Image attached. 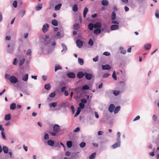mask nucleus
Masks as SVG:
<instances>
[{
    "label": "nucleus",
    "mask_w": 159,
    "mask_h": 159,
    "mask_svg": "<svg viewBox=\"0 0 159 159\" xmlns=\"http://www.w3.org/2000/svg\"><path fill=\"white\" fill-rule=\"evenodd\" d=\"M9 80L11 83L13 84L19 82L18 79L14 75H11L10 77Z\"/></svg>",
    "instance_id": "nucleus-1"
},
{
    "label": "nucleus",
    "mask_w": 159,
    "mask_h": 159,
    "mask_svg": "<svg viewBox=\"0 0 159 159\" xmlns=\"http://www.w3.org/2000/svg\"><path fill=\"white\" fill-rule=\"evenodd\" d=\"M49 27V25L48 24L45 23L44 24L42 28L43 31L44 33L46 32L48 30Z\"/></svg>",
    "instance_id": "nucleus-2"
},
{
    "label": "nucleus",
    "mask_w": 159,
    "mask_h": 159,
    "mask_svg": "<svg viewBox=\"0 0 159 159\" xmlns=\"http://www.w3.org/2000/svg\"><path fill=\"white\" fill-rule=\"evenodd\" d=\"M54 131L56 133H58L60 129V126L57 124H55L53 127Z\"/></svg>",
    "instance_id": "nucleus-3"
},
{
    "label": "nucleus",
    "mask_w": 159,
    "mask_h": 159,
    "mask_svg": "<svg viewBox=\"0 0 159 159\" xmlns=\"http://www.w3.org/2000/svg\"><path fill=\"white\" fill-rule=\"evenodd\" d=\"M86 79L87 80H91L93 77V75L91 74L88 73L87 72H85V75Z\"/></svg>",
    "instance_id": "nucleus-4"
},
{
    "label": "nucleus",
    "mask_w": 159,
    "mask_h": 159,
    "mask_svg": "<svg viewBox=\"0 0 159 159\" xmlns=\"http://www.w3.org/2000/svg\"><path fill=\"white\" fill-rule=\"evenodd\" d=\"M77 46L79 48L81 47L83 45V42L80 39H77L76 41Z\"/></svg>",
    "instance_id": "nucleus-5"
},
{
    "label": "nucleus",
    "mask_w": 159,
    "mask_h": 159,
    "mask_svg": "<svg viewBox=\"0 0 159 159\" xmlns=\"http://www.w3.org/2000/svg\"><path fill=\"white\" fill-rule=\"evenodd\" d=\"M115 108V106L113 104H111L109 106L108 108L109 111L111 113L113 112Z\"/></svg>",
    "instance_id": "nucleus-6"
},
{
    "label": "nucleus",
    "mask_w": 159,
    "mask_h": 159,
    "mask_svg": "<svg viewBox=\"0 0 159 159\" xmlns=\"http://www.w3.org/2000/svg\"><path fill=\"white\" fill-rule=\"evenodd\" d=\"M120 141H117V142L115 144H113L112 146V148H116L118 147H119L120 146Z\"/></svg>",
    "instance_id": "nucleus-7"
},
{
    "label": "nucleus",
    "mask_w": 159,
    "mask_h": 159,
    "mask_svg": "<svg viewBox=\"0 0 159 159\" xmlns=\"http://www.w3.org/2000/svg\"><path fill=\"white\" fill-rule=\"evenodd\" d=\"M119 26L117 25H112L110 27V30H114L118 29Z\"/></svg>",
    "instance_id": "nucleus-8"
},
{
    "label": "nucleus",
    "mask_w": 159,
    "mask_h": 159,
    "mask_svg": "<svg viewBox=\"0 0 159 159\" xmlns=\"http://www.w3.org/2000/svg\"><path fill=\"white\" fill-rule=\"evenodd\" d=\"M62 36H61L60 32H58L56 35H55L53 36L52 38L54 39H57L61 38Z\"/></svg>",
    "instance_id": "nucleus-9"
},
{
    "label": "nucleus",
    "mask_w": 159,
    "mask_h": 159,
    "mask_svg": "<svg viewBox=\"0 0 159 159\" xmlns=\"http://www.w3.org/2000/svg\"><path fill=\"white\" fill-rule=\"evenodd\" d=\"M102 68L103 70H109L111 67L108 65H102Z\"/></svg>",
    "instance_id": "nucleus-10"
},
{
    "label": "nucleus",
    "mask_w": 159,
    "mask_h": 159,
    "mask_svg": "<svg viewBox=\"0 0 159 159\" xmlns=\"http://www.w3.org/2000/svg\"><path fill=\"white\" fill-rule=\"evenodd\" d=\"M84 75L85 73H84L81 72H79L77 74V76L78 78L80 79L82 78Z\"/></svg>",
    "instance_id": "nucleus-11"
},
{
    "label": "nucleus",
    "mask_w": 159,
    "mask_h": 159,
    "mask_svg": "<svg viewBox=\"0 0 159 159\" xmlns=\"http://www.w3.org/2000/svg\"><path fill=\"white\" fill-rule=\"evenodd\" d=\"M47 143L50 146H53L54 144V142L53 140H49L47 141Z\"/></svg>",
    "instance_id": "nucleus-12"
},
{
    "label": "nucleus",
    "mask_w": 159,
    "mask_h": 159,
    "mask_svg": "<svg viewBox=\"0 0 159 159\" xmlns=\"http://www.w3.org/2000/svg\"><path fill=\"white\" fill-rule=\"evenodd\" d=\"M68 76L71 78H74L75 77V74L73 72H70L67 74Z\"/></svg>",
    "instance_id": "nucleus-13"
},
{
    "label": "nucleus",
    "mask_w": 159,
    "mask_h": 159,
    "mask_svg": "<svg viewBox=\"0 0 159 159\" xmlns=\"http://www.w3.org/2000/svg\"><path fill=\"white\" fill-rule=\"evenodd\" d=\"M88 11V9L86 7H85L84 8L83 11V17L84 18H85L86 16L87 13Z\"/></svg>",
    "instance_id": "nucleus-14"
},
{
    "label": "nucleus",
    "mask_w": 159,
    "mask_h": 159,
    "mask_svg": "<svg viewBox=\"0 0 159 159\" xmlns=\"http://www.w3.org/2000/svg\"><path fill=\"white\" fill-rule=\"evenodd\" d=\"M16 107V105L15 103H11L10 106V109L12 110H15Z\"/></svg>",
    "instance_id": "nucleus-15"
},
{
    "label": "nucleus",
    "mask_w": 159,
    "mask_h": 159,
    "mask_svg": "<svg viewBox=\"0 0 159 159\" xmlns=\"http://www.w3.org/2000/svg\"><path fill=\"white\" fill-rule=\"evenodd\" d=\"M2 149L3 150L4 153L6 154L8 153V148L7 146H3Z\"/></svg>",
    "instance_id": "nucleus-16"
},
{
    "label": "nucleus",
    "mask_w": 159,
    "mask_h": 159,
    "mask_svg": "<svg viewBox=\"0 0 159 159\" xmlns=\"http://www.w3.org/2000/svg\"><path fill=\"white\" fill-rule=\"evenodd\" d=\"M57 102H52L49 104V106L50 108L52 107H55L57 106Z\"/></svg>",
    "instance_id": "nucleus-17"
},
{
    "label": "nucleus",
    "mask_w": 159,
    "mask_h": 159,
    "mask_svg": "<svg viewBox=\"0 0 159 159\" xmlns=\"http://www.w3.org/2000/svg\"><path fill=\"white\" fill-rule=\"evenodd\" d=\"M151 47V45L149 43L146 44L144 46V48L146 50H149Z\"/></svg>",
    "instance_id": "nucleus-18"
},
{
    "label": "nucleus",
    "mask_w": 159,
    "mask_h": 159,
    "mask_svg": "<svg viewBox=\"0 0 159 159\" xmlns=\"http://www.w3.org/2000/svg\"><path fill=\"white\" fill-rule=\"evenodd\" d=\"M11 119V115L10 114L6 115L4 117V120H9Z\"/></svg>",
    "instance_id": "nucleus-19"
},
{
    "label": "nucleus",
    "mask_w": 159,
    "mask_h": 159,
    "mask_svg": "<svg viewBox=\"0 0 159 159\" xmlns=\"http://www.w3.org/2000/svg\"><path fill=\"white\" fill-rule=\"evenodd\" d=\"M61 3H59L56 5L54 8L55 10L56 11L59 10L61 8Z\"/></svg>",
    "instance_id": "nucleus-20"
},
{
    "label": "nucleus",
    "mask_w": 159,
    "mask_h": 159,
    "mask_svg": "<svg viewBox=\"0 0 159 159\" xmlns=\"http://www.w3.org/2000/svg\"><path fill=\"white\" fill-rule=\"evenodd\" d=\"M101 27V25L99 23H96L94 25V27L95 28H100Z\"/></svg>",
    "instance_id": "nucleus-21"
},
{
    "label": "nucleus",
    "mask_w": 159,
    "mask_h": 159,
    "mask_svg": "<svg viewBox=\"0 0 159 159\" xmlns=\"http://www.w3.org/2000/svg\"><path fill=\"white\" fill-rule=\"evenodd\" d=\"M52 24L55 26H57L58 25V23L57 20H53L52 21Z\"/></svg>",
    "instance_id": "nucleus-22"
},
{
    "label": "nucleus",
    "mask_w": 159,
    "mask_h": 159,
    "mask_svg": "<svg viewBox=\"0 0 159 159\" xmlns=\"http://www.w3.org/2000/svg\"><path fill=\"white\" fill-rule=\"evenodd\" d=\"M67 147L68 148H70L72 145V142L71 141H68L66 143Z\"/></svg>",
    "instance_id": "nucleus-23"
},
{
    "label": "nucleus",
    "mask_w": 159,
    "mask_h": 159,
    "mask_svg": "<svg viewBox=\"0 0 159 159\" xmlns=\"http://www.w3.org/2000/svg\"><path fill=\"white\" fill-rule=\"evenodd\" d=\"M81 109L80 107H78L77 108L76 112L75 115V117H76L79 114L81 111Z\"/></svg>",
    "instance_id": "nucleus-24"
},
{
    "label": "nucleus",
    "mask_w": 159,
    "mask_h": 159,
    "mask_svg": "<svg viewBox=\"0 0 159 159\" xmlns=\"http://www.w3.org/2000/svg\"><path fill=\"white\" fill-rule=\"evenodd\" d=\"M78 10V8L77 5L75 4L72 7V10L74 12H76Z\"/></svg>",
    "instance_id": "nucleus-25"
},
{
    "label": "nucleus",
    "mask_w": 159,
    "mask_h": 159,
    "mask_svg": "<svg viewBox=\"0 0 159 159\" xmlns=\"http://www.w3.org/2000/svg\"><path fill=\"white\" fill-rule=\"evenodd\" d=\"M78 62L79 64L81 65H82L84 63V60L82 59L79 57L78 59Z\"/></svg>",
    "instance_id": "nucleus-26"
},
{
    "label": "nucleus",
    "mask_w": 159,
    "mask_h": 159,
    "mask_svg": "<svg viewBox=\"0 0 159 159\" xmlns=\"http://www.w3.org/2000/svg\"><path fill=\"white\" fill-rule=\"evenodd\" d=\"M28 79V75L26 74L22 78V80L24 81H27Z\"/></svg>",
    "instance_id": "nucleus-27"
},
{
    "label": "nucleus",
    "mask_w": 159,
    "mask_h": 159,
    "mask_svg": "<svg viewBox=\"0 0 159 159\" xmlns=\"http://www.w3.org/2000/svg\"><path fill=\"white\" fill-rule=\"evenodd\" d=\"M51 85L50 84H46L44 85L45 89L47 90H49L51 89Z\"/></svg>",
    "instance_id": "nucleus-28"
},
{
    "label": "nucleus",
    "mask_w": 159,
    "mask_h": 159,
    "mask_svg": "<svg viewBox=\"0 0 159 159\" xmlns=\"http://www.w3.org/2000/svg\"><path fill=\"white\" fill-rule=\"evenodd\" d=\"M96 153V152H94L92 153L89 156V159H94L95 157Z\"/></svg>",
    "instance_id": "nucleus-29"
},
{
    "label": "nucleus",
    "mask_w": 159,
    "mask_h": 159,
    "mask_svg": "<svg viewBox=\"0 0 159 159\" xmlns=\"http://www.w3.org/2000/svg\"><path fill=\"white\" fill-rule=\"evenodd\" d=\"M62 69V67L58 65H56L55 66V71H57L58 70Z\"/></svg>",
    "instance_id": "nucleus-30"
},
{
    "label": "nucleus",
    "mask_w": 159,
    "mask_h": 159,
    "mask_svg": "<svg viewBox=\"0 0 159 159\" xmlns=\"http://www.w3.org/2000/svg\"><path fill=\"white\" fill-rule=\"evenodd\" d=\"M120 106H118L115 109L114 111V113L115 114H116L118 112V111L120 110Z\"/></svg>",
    "instance_id": "nucleus-31"
},
{
    "label": "nucleus",
    "mask_w": 159,
    "mask_h": 159,
    "mask_svg": "<svg viewBox=\"0 0 159 159\" xmlns=\"http://www.w3.org/2000/svg\"><path fill=\"white\" fill-rule=\"evenodd\" d=\"M61 46L63 47V49L61 51V52H62L63 51H66L67 50V48L66 46L64 43H62Z\"/></svg>",
    "instance_id": "nucleus-32"
},
{
    "label": "nucleus",
    "mask_w": 159,
    "mask_h": 159,
    "mask_svg": "<svg viewBox=\"0 0 159 159\" xmlns=\"http://www.w3.org/2000/svg\"><path fill=\"white\" fill-rule=\"evenodd\" d=\"M111 18L112 20H115L116 18V14L114 11L112 12Z\"/></svg>",
    "instance_id": "nucleus-33"
},
{
    "label": "nucleus",
    "mask_w": 159,
    "mask_h": 159,
    "mask_svg": "<svg viewBox=\"0 0 159 159\" xmlns=\"http://www.w3.org/2000/svg\"><path fill=\"white\" fill-rule=\"evenodd\" d=\"M101 3L103 5L106 6L108 4V1L106 0H103L102 1Z\"/></svg>",
    "instance_id": "nucleus-34"
},
{
    "label": "nucleus",
    "mask_w": 159,
    "mask_h": 159,
    "mask_svg": "<svg viewBox=\"0 0 159 159\" xmlns=\"http://www.w3.org/2000/svg\"><path fill=\"white\" fill-rule=\"evenodd\" d=\"M94 27V25L92 23H90L88 25V28L90 30H92Z\"/></svg>",
    "instance_id": "nucleus-35"
},
{
    "label": "nucleus",
    "mask_w": 159,
    "mask_h": 159,
    "mask_svg": "<svg viewBox=\"0 0 159 159\" xmlns=\"http://www.w3.org/2000/svg\"><path fill=\"white\" fill-rule=\"evenodd\" d=\"M120 93V91L118 90L113 91V93L115 96L118 95Z\"/></svg>",
    "instance_id": "nucleus-36"
},
{
    "label": "nucleus",
    "mask_w": 159,
    "mask_h": 159,
    "mask_svg": "<svg viewBox=\"0 0 159 159\" xmlns=\"http://www.w3.org/2000/svg\"><path fill=\"white\" fill-rule=\"evenodd\" d=\"M101 30L100 29H97L94 31V33L96 34H98L100 33Z\"/></svg>",
    "instance_id": "nucleus-37"
},
{
    "label": "nucleus",
    "mask_w": 159,
    "mask_h": 159,
    "mask_svg": "<svg viewBox=\"0 0 159 159\" xmlns=\"http://www.w3.org/2000/svg\"><path fill=\"white\" fill-rule=\"evenodd\" d=\"M25 61V59L24 58H22L21 59L19 63V66H21L24 63Z\"/></svg>",
    "instance_id": "nucleus-38"
},
{
    "label": "nucleus",
    "mask_w": 159,
    "mask_h": 159,
    "mask_svg": "<svg viewBox=\"0 0 159 159\" xmlns=\"http://www.w3.org/2000/svg\"><path fill=\"white\" fill-rule=\"evenodd\" d=\"M155 16L157 18H159V11L158 10H156L155 11Z\"/></svg>",
    "instance_id": "nucleus-39"
},
{
    "label": "nucleus",
    "mask_w": 159,
    "mask_h": 159,
    "mask_svg": "<svg viewBox=\"0 0 159 159\" xmlns=\"http://www.w3.org/2000/svg\"><path fill=\"white\" fill-rule=\"evenodd\" d=\"M90 88L87 85H85L82 87V89L83 90H88Z\"/></svg>",
    "instance_id": "nucleus-40"
},
{
    "label": "nucleus",
    "mask_w": 159,
    "mask_h": 159,
    "mask_svg": "<svg viewBox=\"0 0 159 159\" xmlns=\"http://www.w3.org/2000/svg\"><path fill=\"white\" fill-rule=\"evenodd\" d=\"M36 9L37 11H39L42 8V5H39L36 7Z\"/></svg>",
    "instance_id": "nucleus-41"
},
{
    "label": "nucleus",
    "mask_w": 159,
    "mask_h": 159,
    "mask_svg": "<svg viewBox=\"0 0 159 159\" xmlns=\"http://www.w3.org/2000/svg\"><path fill=\"white\" fill-rule=\"evenodd\" d=\"M120 52L121 53L123 54H125L126 53V51L124 50L123 48L122 47H120Z\"/></svg>",
    "instance_id": "nucleus-42"
},
{
    "label": "nucleus",
    "mask_w": 159,
    "mask_h": 159,
    "mask_svg": "<svg viewBox=\"0 0 159 159\" xmlns=\"http://www.w3.org/2000/svg\"><path fill=\"white\" fill-rule=\"evenodd\" d=\"M74 29L75 30H78L79 28V25L78 24H76L73 25Z\"/></svg>",
    "instance_id": "nucleus-43"
},
{
    "label": "nucleus",
    "mask_w": 159,
    "mask_h": 159,
    "mask_svg": "<svg viewBox=\"0 0 159 159\" xmlns=\"http://www.w3.org/2000/svg\"><path fill=\"white\" fill-rule=\"evenodd\" d=\"M85 143L82 142L80 144V146L81 148H83L86 146Z\"/></svg>",
    "instance_id": "nucleus-44"
},
{
    "label": "nucleus",
    "mask_w": 159,
    "mask_h": 159,
    "mask_svg": "<svg viewBox=\"0 0 159 159\" xmlns=\"http://www.w3.org/2000/svg\"><path fill=\"white\" fill-rule=\"evenodd\" d=\"M52 51V50L51 49L47 50L46 49L44 50L43 51L44 54H47L49 53L50 52Z\"/></svg>",
    "instance_id": "nucleus-45"
},
{
    "label": "nucleus",
    "mask_w": 159,
    "mask_h": 159,
    "mask_svg": "<svg viewBox=\"0 0 159 159\" xmlns=\"http://www.w3.org/2000/svg\"><path fill=\"white\" fill-rule=\"evenodd\" d=\"M120 132H118L117 133V141H120Z\"/></svg>",
    "instance_id": "nucleus-46"
},
{
    "label": "nucleus",
    "mask_w": 159,
    "mask_h": 159,
    "mask_svg": "<svg viewBox=\"0 0 159 159\" xmlns=\"http://www.w3.org/2000/svg\"><path fill=\"white\" fill-rule=\"evenodd\" d=\"M79 107L81 109H83L84 108L85 105L84 104L80 102L79 104Z\"/></svg>",
    "instance_id": "nucleus-47"
},
{
    "label": "nucleus",
    "mask_w": 159,
    "mask_h": 159,
    "mask_svg": "<svg viewBox=\"0 0 159 159\" xmlns=\"http://www.w3.org/2000/svg\"><path fill=\"white\" fill-rule=\"evenodd\" d=\"M56 95L55 93V92L51 93L49 95V97L51 98H54Z\"/></svg>",
    "instance_id": "nucleus-48"
},
{
    "label": "nucleus",
    "mask_w": 159,
    "mask_h": 159,
    "mask_svg": "<svg viewBox=\"0 0 159 159\" xmlns=\"http://www.w3.org/2000/svg\"><path fill=\"white\" fill-rule=\"evenodd\" d=\"M1 135L2 136V138L6 140V138L5 135V134L4 131L1 132Z\"/></svg>",
    "instance_id": "nucleus-49"
},
{
    "label": "nucleus",
    "mask_w": 159,
    "mask_h": 159,
    "mask_svg": "<svg viewBox=\"0 0 159 159\" xmlns=\"http://www.w3.org/2000/svg\"><path fill=\"white\" fill-rule=\"evenodd\" d=\"M89 45L90 46H92L93 45V42L92 40L91 39H90L89 40Z\"/></svg>",
    "instance_id": "nucleus-50"
},
{
    "label": "nucleus",
    "mask_w": 159,
    "mask_h": 159,
    "mask_svg": "<svg viewBox=\"0 0 159 159\" xmlns=\"http://www.w3.org/2000/svg\"><path fill=\"white\" fill-rule=\"evenodd\" d=\"M80 101L82 103H85L87 102V100L85 98H83L80 100Z\"/></svg>",
    "instance_id": "nucleus-51"
},
{
    "label": "nucleus",
    "mask_w": 159,
    "mask_h": 159,
    "mask_svg": "<svg viewBox=\"0 0 159 159\" xmlns=\"http://www.w3.org/2000/svg\"><path fill=\"white\" fill-rule=\"evenodd\" d=\"M113 78L115 80H117V77L116 75V72L115 71H114L112 75Z\"/></svg>",
    "instance_id": "nucleus-52"
},
{
    "label": "nucleus",
    "mask_w": 159,
    "mask_h": 159,
    "mask_svg": "<svg viewBox=\"0 0 159 159\" xmlns=\"http://www.w3.org/2000/svg\"><path fill=\"white\" fill-rule=\"evenodd\" d=\"M13 6L15 8H16L17 6V2L16 1H15L13 3Z\"/></svg>",
    "instance_id": "nucleus-53"
},
{
    "label": "nucleus",
    "mask_w": 159,
    "mask_h": 159,
    "mask_svg": "<svg viewBox=\"0 0 159 159\" xmlns=\"http://www.w3.org/2000/svg\"><path fill=\"white\" fill-rule=\"evenodd\" d=\"M31 54V51L30 49H29L26 52V54L27 55H29V56H30Z\"/></svg>",
    "instance_id": "nucleus-54"
},
{
    "label": "nucleus",
    "mask_w": 159,
    "mask_h": 159,
    "mask_svg": "<svg viewBox=\"0 0 159 159\" xmlns=\"http://www.w3.org/2000/svg\"><path fill=\"white\" fill-rule=\"evenodd\" d=\"M155 150V149L154 148L153 149V151L152 152H150L149 153V154L152 156H153L154 155V151Z\"/></svg>",
    "instance_id": "nucleus-55"
},
{
    "label": "nucleus",
    "mask_w": 159,
    "mask_h": 159,
    "mask_svg": "<svg viewBox=\"0 0 159 159\" xmlns=\"http://www.w3.org/2000/svg\"><path fill=\"white\" fill-rule=\"evenodd\" d=\"M49 138V135L48 134H46L44 137V139L45 140L48 139Z\"/></svg>",
    "instance_id": "nucleus-56"
},
{
    "label": "nucleus",
    "mask_w": 159,
    "mask_h": 159,
    "mask_svg": "<svg viewBox=\"0 0 159 159\" xmlns=\"http://www.w3.org/2000/svg\"><path fill=\"white\" fill-rule=\"evenodd\" d=\"M98 56H97L95 57L93 59V61L94 62H96L98 60Z\"/></svg>",
    "instance_id": "nucleus-57"
},
{
    "label": "nucleus",
    "mask_w": 159,
    "mask_h": 159,
    "mask_svg": "<svg viewBox=\"0 0 159 159\" xmlns=\"http://www.w3.org/2000/svg\"><path fill=\"white\" fill-rule=\"evenodd\" d=\"M109 75L108 73H105L103 75V78H107L109 76Z\"/></svg>",
    "instance_id": "nucleus-58"
},
{
    "label": "nucleus",
    "mask_w": 159,
    "mask_h": 159,
    "mask_svg": "<svg viewBox=\"0 0 159 159\" xmlns=\"http://www.w3.org/2000/svg\"><path fill=\"white\" fill-rule=\"evenodd\" d=\"M17 59L16 58H15L14 59L13 61V64L14 65H16L17 64Z\"/></svg>",
    "instance_id": "nucleus-59"
},
{
    "label": "nucleus",
    "mask_w": 159,
    "mask_h": 159,
    "mask_svg": "<svg viewBox=\"0 0 159 159\" xmlns=\"http://www.w3.org/2000/svg\"><path fill=\"white\" fill-rule=\"evenodd\" d=\"M80 130V128L79 127H78L76 128L74 130V132H78Z\"/></svg>",
    "instance_id": "nucleus-60"
},
{
    "label": "nucleus",
    "mask_w": 159,
    "mask_h": 159,
    "mask_svg": "<svg viewBox=\"0 0 159 159\" xmlns=\"http://www.w3.org/2000/svg\"><path fill=\"white\" fill-rule=\"evenodd\" d=\"M140 118V116H138L134 119L133 121H134L137 120H138Z\"/></svg>",
    "instance_id": "nucleus-61"
},
{
    "label": "nucleus",
    "mask_w": 159,
    "mask_h": 159,
    "mask_svg": "<svg viewBox=\"0 0 159 159\" xmlns=\"http://www.w3.org/2000/svg\"><path fill=\"white\" fill-rule=\"evenodd\" d=\"M103 54L106 56H109L110 55V53L107 52H104Z\"/></svg>",
    "instance_id": "nucleus-62"
},
{
    "label": "nucleus",
    "mask_w": 159,
    "mask_h": 159,
    "mask_svg": "<svg viewBox=\"0 0 159 159\" xmlns=\"http://www.w3.org/2000/svg\"><path fill=\"white\" fill-rule=\"evenodd\" d=\"M112 23L115 25H118L119 24L118 22L117 21L115 20H112Z\"/></svg>",
    "instance_id": "nucleus-63"
},
{
    "label": "nucleus",
    "mask_w": 159,
    "mask_h": 159,
    "mask_svg": "<svg viewBox=\"0 0 159 159\" xmlns=\"http://www.w3.org/2000/svg\"><path fill=\"white\" fill-rule=\"evenodd\" d=\"M103 133V132L102 131H99L98 133V135H101Z\"/></svg>",
    "instance_id": "nucleus-64"
}]
</instances>
